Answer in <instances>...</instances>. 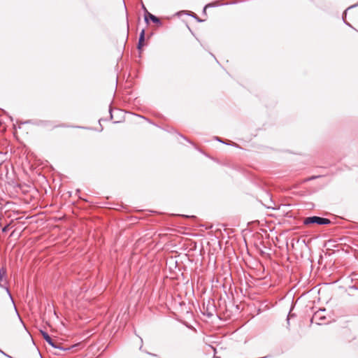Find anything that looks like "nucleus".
<instances>
[{"mask_svg":"<svg viewBox=\"0 0 358 358\" xmlns=\"http://www.w3.org/2000/svg\"><path fill=\"white\" fill-rule=\"evenodd\" d=\"M1 354H3L4 355H6L3 351H1Z\"/></svg>","mask_w":358,"mask_h":358,"instance_id":"nucleus-10","label":"nucleus"},{"mask_svg":"<svg viewBox=\"0 0 358 358\" xmlns=\"http://www.w3.org/2000/svg\"><path fill=\"white\" fill-rule=\"evenodd\" d=\"M6 230V227L2 229V231H4Z\"/></svg>","mask_w":358,"mask_h":358,"instance_id":"nucleus-11","label":"nucleus"},{"mask_svg":"<svg viewBox=\"0 0 358 358\" xmlns=\"http://www.w3.org/2000/svg\"><path fill=\"white\" fill-rule=\"evenodd\" d=\"M208 6H209V5H206V6H205L204 11L206 10V8Z\"/></svg>","mask_w":358,"mask_h":358,"instance_id":"nucleus-9","label":"nucleus"},{"mask_svg":"<svg viewBox=\"0 0 358 358\" xmlns=\"http://www.w3.org/2000/svg\"><path fill=\"white\" fill-rule=\"evenodd\" d=\"M1 278H2L3 277V273H4V271H3V269L2 268H1Z\"/></svg>","mask_w":358,"mask_h":358,"instance_id":"nucleus-7","label":"nucleus"},{"mask_svg":"<svg viewBox=\"0 0 358 358\" xmlns=\"http://www.w3.org/2000/svg\"><path fill=\"white\" fill-rule=\"evenodd\" d=\"M148 16L150 17V19L155 23H159V19L155 16L154 15L148 13V15L145 16V20L148 22Z\"/></svg>","mask_w":358,"mask_h":358,"instance_id":"nucleus-4","label":"nucleus"},{"mask_svg":"<svg viewBox=\"0 0 358 358\" xmlns=\"http://www.w3.org/2000/svg\"><path fill=\"white\" fill-rule=\"evenodd\" d=\"M41 334L43 336V338L45 339V341L49 344L52 347H53L54 348H59V349H62V348H60L59 346H58L57 344H55L52 339L50 338V336L48 335V334L45 331H41Z\"/></svg>","mask_w":358,"mask_h":358,"instance_id":"nucleus-3","label":"nucleus"},{"mask_svg":"<svg viewBox=\"0 0 358 358\" xmlns=\"http://www.w3.org/2000/svg\"><path fill=\"white\" fill-rule=\"evenodd\" d=\"M3 295V297L6 300L11 303V305L15 308V303L11 296V294L7 287L1 286V296Z\"/></svg>","mask_w":358,"mask_h":358,"instance_id":"nucleus-2","label":"nucleus"},{"mask_svg":"<svg viewBox=\"0 0 358 358\" xmlns=\"http://www.w3.org/2000/svg\"><path fill=\"white\" fill-rule=\"evenodd\" d=\"M217 358H219V357H217Z\"/></svg>","mask_w":358,"mask_h":358,"instance_id":"nucleus-12","label":"nucleus"},{"mask_svg":"<svg viewBox=\"0 0 358 358\" xmlns=\"http://www.w3.org/2000/svg\"><path fill=\"white\" fill-rule=\"evenodd\" d=\"M319 315V313H316L315 317H317Z\"/></svg>","mask_w":358,"mask_h":358,"instance_id":"nucleus-8","label":"nucleus"},{"mask_svg":"<svg viewBox=\"0 0 358 358\" xmlns=\"http://www.w3.org/2000/svg\"><path fill=\"white\" fill-rule=\"evenodd\" d=\"M331 223L330 220L317 216L308 217L304 219L303 224L308 225L310 224H317L320 225H327Z\"/></svg>","mask_w":358,"mask_h":358,"instance_id":"nucleus-1","label":"nucleus"},{"mask_svg":"<svg viewBox=\"0 0 358 358\" xmlns=\"http://www.w3.org/2000/svg\"><path fill=\"white\" fill-rule=\"evenodd\" d=\"M320 176H312V177L309 178L308 179V180H314V179L318 178H320Z\"/></svg>","mask_w":358,"mask_h":358,"instance_id":"nucleus-6","label":"nucleus"},{"mask_svg":"<svg viewBox=\"0 0 358 358\" xmlns=\"http://www.w3.org/2000/svg\"><path fill=\"white\" fill-rule=\"evenodd\" d=\"M144 39H145V30L143 29L139 36V41H138V49H141V46L143 45Z\"/></svg>","mask_w":358,"mask_h":358,"instance_id":"nucleus-5","label":"nucleus"}]
</instances>
